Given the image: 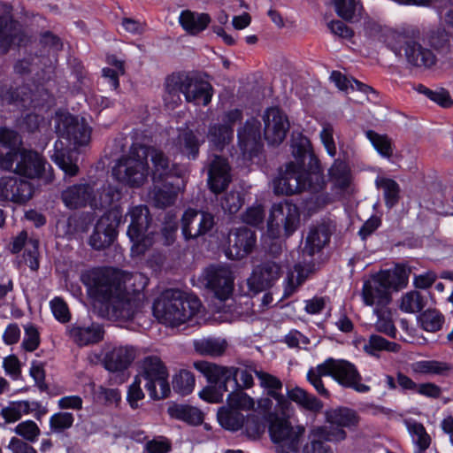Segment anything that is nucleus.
I'll return each mask as SVG.
<instances>
[{
	"instance_id": "6",
	"label": "nucleus",
	"mask_w": 453,
	"mask_h": 453,
	"mask_svg": "<svg viewBox=\"0 0 453 453\" xmlns=\"http://www.w3.org/2000/svg\"><path fill=\"white\" fill-rule=\"evenodd\" d=\"M148 147L142 144H133L127 154L122 156L114 173L118 179L131 188H139L147 180L149 175Z\"/></svg>"
},
{
	"instance_id": "54",
	"label": "nucleus",
	"mask_w": 453,
	"mask_h": 453,
	"mask_svg": "<svg viewBox=\"0 0 453 453\" xmlns=\"http://www.w3.org/2000/svg\"><path fill=\"white\" fill-rule=\"evenodd\" d=\"M396 343L389 342L378 334H372L364 345V350L369 355L375 356L377 351H395Z\"/></svg>"
},
{
	"instance_id": "31",
	"label": "nucleus",
	"mask_w": 453,
	"mask_h": 453,
	"mask_svg": "<svg viewBox=\"0 0 453 453\" xmlns=\"http://www.w3.org/2000/svg\"><path fill=\"white\" fill-rule=\"evenodd\" d=\"M324 414L326 423L341 429L356 427L360 419L356 411L347 407L331 408Z\"/></svg>"
},
{
	"instance_id": "25",
	"label": "nucleus",
	"mask_w": 453,
	"mask_h": 453,
	"mask_svg": "<svg viewBox=\"0 0 453 453\" xmlns=\"http://www.w3.org/2000/svg\"><path fill=\"white\" fill-rule=\"evenodd\" d=\"M256 234L248 227H239L228 234L226 256L231 259H241L248 256L256 245Z\"/></svg>"
},
{
	"instance_id": "5",
	"label": "nucleus",
	"mask_w": 453,
	"mask_h": 453,
	"mask_svg": "<svg viewBox=\"0 0 453 453\" xmlns=\"http://www.w3.org/2000/svg\"><path fill=\"white\" fill-rule=\"evenodd\" d=\"M326 182L321 171L308 170L290 162L285 171L274 180V192L278 195L292 196L303 191L319 194Z\"/></svg>"
},
{
	"instance_id": "14",
	"label": "nucleus",
	"mask_w": 453,
	"mask_h": 453,
	"mask_svg": "<svg viewBox=\"0 0 453 453\" xmlns=\"http://www.w3.org/2000/svg\"><path fill=\"white\" fill-rule=\"evenodd\" d=\"M237 143L245 160L257 157L263 150L261 123L255 118L249 119L237 129Z\"/></svg>"
},
{
	"instance_id": "42",
	"label": "nucleus",
	"mask_w": 453,
	"mask_h": 453,
	"mask_svg": "<svg viewBox=\"0 0 453 453\" xmlns=\"http://www.w3.org/2000/svg\"><path fill=\"white\" fill-rule=\"evenodd\" d=\"M168 413L171 417L191 425H198L203 421L202 412L197 408L188 405L174 404L168 408Z\"/></svg>"
},
{
	"instance_id": "11",
	"label": "nucleus",
	"mask_w": 453,
	"mask_h": 453,
	"mask_svg": "<svg viewBox=\"0 0 453 453\" xmlns=\"http://www.w3.org/2000/svg\"><path fill=\"white\" fill-rule=\"evenodd\" d=\"M19 157L14 168L16 175L30 180L42 179L45 183L52 180L51 166L40 153L21 148Z\"/></svg>"
},
{
	"instance_id": "41",
	"label": "nucleus",
	"mask_w": 453,
	"mask_h": 453,
	"mask_svg": "<svg viewBox=\"0 0 453 453\" xmlns=\"http://www.w3.org/2000/svg\"><path fill=\"white\" fill-rule=\"evenodd\" d=\"M218 420L222 427L230 431H237L243 426L244 416L228 406L219 408Z\"/></svg>"
},
{
	"instance_id": "24",
	"label": "nucleus",
	"mask_w": 453,
	"mask_h": 453,
	"mask_svg": "<svg viewBox=\"0 0 453 453\" xmlns=\"http://www.w3.org/2000/svg\"><path fill=\"white\" fill-rule=\"evenodd\" d=\"M402 49L407 64L411 67L426 71L433 69L437 64V57L434 51L414 39H406Z\"/></svg>"
},
{
	"instance_id": "61",
	"label": "nucleus",
	"mask_w": 453,
	"mask_h": 453,
	"mask_svg": "<svg viewBox=\"0 0 453 453\" xmlns=\"http://www.w3.org/2000/svg\"><path fill=\"white\" fill-rule=\"evenodd\" d=\"M73 416L69 412H58L51 416L50 426L52 431L60 433L73 426Z\"/></svg>"
},
{
	"instance_id": "44",
	"label": "nucleus",
	"mask_w": 453,
	"mask_h": 453,
	"mask_svg": "<svg viewBox=\"0 0 453 453\" xmlns=\"http://www.w3.org/2000/svg\"><path fill=\"white\" fill-rule=\"evenodd\" d=\"M233 134L234 129L230 126L216 124L210 127L208 138L217 149L222 150L232 141Z\"/></svg>"
},
{
	"instance_id": "29",
	"label": "nucleus",
	"mask_w": 453,
	"mask_h": 453,
	"mask_svg": "<svg viewBox=\"0 0 453 453\" xmlns=\"http://www.w3.org/2000/svg\"><path fill=\"white\" fill-rule=\"evenodd\" d=\"M136 357V350L132 346L115 347L108 351L104 358V367L110 372L127 369Z\"/></svg>"
},
{
	"instance_id": "10",
	"label": "nucleus",
	"mask_w": 453,
	"mask_h": 453,
	"mask_svg": "<svg viewBox=\"0 0 453 453\" xmlns=\"http://www.w3.org/2000/svg\"><path fill=\"white\" fill-rule=\"evenodd\" d=\"M269 433L273 443L281 448L282 453H297L305 427L301 425L292 426L288 419L275 416L271 419Z\"/></svg>"
},
{
	"instance_id": "48",
	"label": "nucleus",
	"mask_w": 453,
	"mask_h": 453,
	"mask_svg": "<svg viewBox=\"0 0 453 453\" xmlns=\"http://www.w3.org/2000/svg\"><path fill=\"white\" fill-rule=\"evenodd\" d=\"M423 296L416 290L407 292L402 296L400 309L408 313H418L426 306Z\"/></svg>"
},
{
	"instance_id": "64",
	"label": "nucleus",
	"mask_w": 453,
	"mask_h": 453,
	"mask_svg": "<svg viewBox=\"0 0 453 453\" xmlns=\"http://www.w3.org/2000/svg\"><path fill=\"white\" fill-rule=\"evenodd\" d=\"M40 334L34 325L25 326V337L22 342V347L29 352L35 350L40 345Z\"/></svg>"
},
{
	"instance_id": "3",
	"label": "nucleus",
	"mask_w": 453,
	"mask_h": 453,
	"mask_svg": "<svg viewBox=\"0 0 453 453\" xmlns=\"http://www.w3.org/2000/svg\"><path fill=\"white\" fill-rule=\"evenodd\" d=\"M202 307L196 296L179 289H167L153 303V314L162 324L178 326L196 316Z\"/></svg>"
},
{
	"instance_id": "49",
	"label": "nucleus",
	"mask_w": 453,
	"mask_h": 453,
	"mask_svg": "<svg viewBox=\"0 0 453 453\" xmlns=\"http://www.w3.org/2000/svg\"><path fill=\"white\" fill-rule=\"evenodd\" d=\"M418 320L424 330L434 333L441 328L444 317L440 311L428 309L418 316Z\"/></svg>"
},
{
	"instance_id": "26",
	"label": "nucleus",
	"mask_w": 453,
	"mask_h": 453,
	"mask_svg": "<svg viewBox=\"0 0 453 453\" xmlns=\"http://www.w3.org/2000/svg\"><path fill=\"white\" fill-rule=\"evenodd\" d=\"M280 273V266L275 262H263L254 268L248 279V286L255 294L259 293L273 287Z\"/></svg>"
},
{
	"instance_id": "57",
	"label": "nucleus",
	"mask_w": 453,
	"mask_h": 453,
	"mask_svg": "<svg viewBox=\"0 0 453 453\" xmlns=\"http://www.w3.org/2000/svg\"><path fill=\"white\" fill-rule=\"evenodd\" d=\"M365 135L381 156L389 157L392 155L391 142L387 135L379 134L372 130L366 131Z\"/></svg>"
},
{
	"instance_id": "18",
	"label": "nucleus",
	"mask_w": 453,
	"mask_h": 453,
	"mask_svg": "<svg viewBox=\"0 0 453 453\" xmlns=\"http://www.w3.org/2000/svg\"><path fill=\"white\" fill-rule=\"evenodd\" d=\"M31 182L16 175L0 177V201L24 204L34 196Z\"/></svg>"
},
{
	"instance_id": "56",
	"label": "nucleus",
	"mask_w": 453,
	"mask_h": 453,
	"mask_svg": "<svg viewBox=\"0 0 453 453\" xmlns=\"http://www.w3.org/2000/svg\"><path fill=\"white\" fill-rule=\"evenodd\" d=\"M429 44L443 56H448L450 52L449 35L445 30L434 31L429 37Z\"/></svg>"
},
{
	"instance_id": "45",
	"label": "nucleus",
	"mask_w": 453,
	"mask_h": 453,
	"mask_svg": "<svg viewBox=\"0 0 453 453\" xmlns=\"http://www.w3.org/2000/svg\"><path fill=\"white\" fill-rule=\"evenodd\" d=\"M322 376H329L326 361L318 365L316 367H311L307 372V380L314 387L319 395L329 398L330 393L323 384Z\"/></svg>"
},
{
	"instance_id": "12",
	"label": "nucleus",
	"mask_w": 453,
	"mask_h": 453,
	"mask_svg": "<svg viewBox=\"0 0 453 453\" xmlns=\"http://www.w3.org/2000/svg\"><path fill=\"white\" fill-rule=\"evenodd\" d=\"M204 285L221 300L226 299L234 289V275L230 265L226 264L211 265L203 273Z\"/></svg>"
},
{
	"instance_id": "27",
	"label": "nucleus",
	"mask_w": 453,
	"mask_h": 453,
	"mask_svg": "<svg viewBox=\"0 0 453 453\" xmlns=\"http://www.w3.org/2000/svg\"><path fill=\"white\" fill-rule=\"evenodd\" d=\"M63 203L69 209H77L90 204L97 206L94 186L79 183L68 187L61 194Z\"/></svg>"
},
{
	"instance_id": "40",
	"label": "nucleus",
	"mask_w": 453,
	"mask_h": 453,
	"mask_svg": "<svg viewBox=\"0 0 453 453\" xmlns=\"http://www.w3.org/2000/svg\"><path fill=\"white\" fill-rule=\"evenodd\" d=\"M257 377L260 380L261 387L267 389L268 395L274 398L282 409L287 407L288 404V400L281 394L278 393V390L282 388L281 381L275 376L263 371L257 373Z\"/></svg>"
},
{
	"instance_id": "32",
	"label": "nucleus",
	"mask_w": 453,
	"mask_h": 453,
	"mask_svg": "<svg viewBox=\"0 0 453 453\" xmlns=\"http://www.w3.org/2000/svg\"><path fill=\"white\" fill-rule=\"evenodd\" d=\"M149 157L152 162V179L162 180L165 177L176 175L175 166L168 157L160 150L148 147Z\"/></svg>"
},
{
	"instance_id": "34",
	"label": "nucleus",
	"mask_w": 453,
	"mask_h": 453,
	"mask_svg": "<svg viewBox=\"0 0 453 453\" xmlns=\"http://www.w3.org/2000/svg\"><path fill=\"white\" fill-rule=\"evenodd\" d=\"M203 141L199 140L196 134L188 128L180 129L175 141L177 150L188 158L196 159L199 154V148Z\"/></svg>"
},
{
	"instance_id": "33",
	"label": "nucleus",
	"mask_w": 453,
	"mask_h": 453,
	"mask_svg": "<svg viewBox=\"0 0 453 453\" xmlns=\"http://www.w3.org/2000/svg\"><path fill=\"white\" fill-rule=\"evenodd\" d=\"M70 337L79 346L99 342L104 337L101 326L91 324L88 326H73L69 331Z\"/></svg>"
},
{
	"instance_id": "46",
	"label": "nucleus",
	"mask_w": 453,
	"mask_h": 453,
	"mask_svg": "<svg viewBox=\"0 0 453 453\" xmlns=\"http://www.w3.org/2000/svg\"><path fill=\"white\" fill-rule=\"evenodd\" d=\"M234 372L231 380L234 381L235 388H250L254 385L252 374L259 373L255 365H250L245 367H231Z\"/></svg>"
},
{
	"instance_id": "15",
	"label": "nucleus",
	"mask_w": 453,
	"mask_h": 453,
	"mask_svg": "<svg viewBox=\"0 0 453 453\" xmlns=\"http://www.w3.org/2000/svg\"><path fill=\"white\" fill-rule=\"evenodd\" d=\"M326 362L329 376L333 377L341 386L352 388L359 393H365L370 390L369 386L361 382L360 373L350 362L332 357L327 358Z\"/></svg>"
},
{
	"instance_id": "17",
	"label": "nucleus",
	"mask_w": 453,
	"mask_h": 453,
	"mask_svg": "<svg viewBox=\"0 0 453 453\" xmlns=\"http://www.w3.org/2000/svg\"><path fill=\"white\" fill-rule=\"evenodd\" d=\"M127 214L130 217L127 235L137 248L143 251L150 245L149 235L153 233L149 231L151 221L149 209L146 205H138L131 208Z\"/></svg>"
},
{
	"instance_id": "20",
	"label": "nucleus",
	"mask_w": 453,
	"mask_h": 453,
	"mask_svg": "<svg viewBox=\"0 0 453 453\" xmlns=\"http://www.w3.org/2000/svg\"><path fill=\"white\" fill-rule=\"evenodd\" d=\"M100 302L109 303L112 317L117 320L128 321L141 311L142 302L139 296H127L125 293H113L109 298L92 295Z\"/></svg>"
},
{
	"instance_id": "55",
	"label": "nucleus",
	"mask_w": 453,
	"mask_h": 453,
	"mask_svg": "<svg viewBox=\"0 0 453 453\" xmlns=\"http://www.w3.org/2000/svg\"><path fill=\"white\" fill-rule=\"evenodd\" d=\"M336 13L344 20H351L361 8L358 0H332Z\"/></svg>"
},
{
	"instance_id": "43",
	"label": "nucleus",
	"mask_w": 453,
	"mask_h": 453,
	"mask_svg": "<svg viewBox=\"0 0 453 453\" xmlns=\"http://www.w3.org/2000/svg\"><path fill=\"white\" fill-rule=\"evenodd\" d=\"M374 313L377 316L376 330L393 339L395 338V320L391 310L386 308V306L376 307Z\"/></svg>"
},
{
	"instance_id": "13",
	"label": "nucleus",
	"mask_w": 453,
	"mask_h": 453,
	"mask_svg": "<svg viewBox=\"0 0 453 453\" xmlns=\"http://www.w3.org/2000/svg\"><path fill=\"white\" fill-rule=\"evenodd\" d=\"M347 434L344 429L329 428L326 426H312L303 447V453H328L332 449L329 442L338 443L344 441Z\"/></svg>"
},
{
	"instance_id": "28",
	"label": "nucleus",
	"mask_w": 453,
	"mask_h": 453,
	"mask_svg": "<svg viewBox=\"0 0 453 453\" xmlns=\"http://www.w3.org/2000/svg\"><path fill=\"white\" fill-rule=\"evenodd\" d=\"M293 155L296 160V165L307 167L308 170L321 171L319 159L315 156L310 140L299 134L293 139Z\"/></svg>"
},
{
	"instance_id": "8",
	"label": "nucleus",
	"mask_w": 453,
	"mask_h": 453,
	"mask_svg": "<svg viewBox=\"0 0 453 453\" xmlns=\"http://www.w3.org/2000/svg\"><path fill=\"white\" fill-rule=\"evenodd\" d=\"M396 290V267L381 271L365 281L362 296L366 305L387 306L392 301V291Z\"/></svg>"
},
{
	"instance_id": "7",
	"label": "nucleus",
	"mask_w": 453,
	"mask_h": 453,
	"mask_svg": "<svg viewBox=\"0 0 453 453\" xmlns=\"http://www.w3.org/2000/svg\"><path fill=\"white\" fill-rule=\"evenodd\" d=\"M137 376L144 381V388L151 399L159 400L169 395L168 370L159 357L148 356L141 360Z\"/></svg>"
},
{
	"instance_id": "59",
	"label": "nucleus",
	"mask_w": 453,
	"mask_h": 453,
	"mask_svg": "<svg viewBox=\"0 0 453 453\" xmlns=\"http://www.w3.org/2000/svg\"><path fill=\"white\" fill-rule=\"evenodd\" d=\"M220 204L225 212L235 214L243 205V196L238 191L227 192L222 196Z\"/></svg>"
},
{
	"instance_id": "62",
	"label": "nucleus",
	"mask_w": 453,
	"mask_h": 453,
	"mask_svg": "<svg viewBox=\"0 0 453 453\" xmlns=\"http://www.w3.org/2000/svg\"><path fill=\"white\" fill-rule=\"evenodd\" d=\"M97 399L105 405L118 407L121 401V394L118 388L99 387Z\"/></svg>"
},
{
	"instance_id": "2",
	"label": "nucleus",
	"mask_w": 453,
	"mask_h": 453,
	"mask_svg": "<svg viewBox=\"0 0 453 453\" xmlns=\"http://www.w3.org/2000/svg\"><path fill=\"white\" fill-rule=\"evenodd\" d=\"M164 87V104L171 110L181 104V95L188 103L196 105H207L211 101L212 86L196 72L173 73L165 78Z\"/></svg>"
},
{
	"instance_id": "51",
	"label": "nucleus",
	"mask_w": 453,
	"mask_h": 453,
	"mask_svg": "<svg viewBox=\"0 0 453 453\" xmlns=\"http://www.w3.org/2000/svg\"><path fill=\"white\" fill-rule=\"evenodd\" d=\"M254 404V400L241 388H235L227 397V406L238 411L251 410Z\"/></svg>"
},
{
	"instance_id": "47",
	"label": "nucleus",
	"mask_w": 453,
	"mask_h": 453,
	"mask_svg": "<svg viewBox=\"0 0 453 453\" xmlns=\"http://www.w3.org/2000/svg\"><path fill=\"white\" fill-rule=\"evenodd\" d=\"M195 349L202 355L218 357L222 355L226 348V342L219 339H202L196 341Z\"/></svg>"
},
{
	"instance_id": "50",
	"label": "nucleus",
	"mask_w": 453,
	"mask_h": 453,
	"mask_svg": "<svg viewBox=\"0 0 453 453\" xmlns=\"http://www.w3.org/2000/svg\"><path fill=\"white\" fill-rule=\"evenodd\" d=\"M415 89L441 107L449 108L453 104V101L449 96V93L444 88L432 90L423 84H418L415 87Z\"/></svg>"
},
{
	"instance_id": "38",
	"label": "nucleus",
	"mask_w": 453,
	"mask_h": 453,
	"mask_svg": "<svg viewBox=\"0 0 453 453\" xmlns=\"http://www.w3.org/2000/svg\"><path fill=\"white\" fill-rule=\"evenodd\" d=\"M288 396L291 401L296 403L304 410L313 413L320 412L324 406L323 403L315 395L299 387L288 390Z\"/></svg>"
},
{
	"instance_id": "23",
	"label": "nucleus",
	"mask_w": 453,
	"mask_h": 453,
	"mask_svg": "<svg viewBox=\"0 0 453 453\" xmlns=\"http://www.w3.org/2000/svg\"><path fill=\"white\" fill-rule=\"evenodd\" d=\"M206 167L210 190L214 194L223 192L232 181L231 167L227 159L219 155H212L209 157Z\"/></svg>"
},
{
	"instance_id": "1",
	"label": "nucleus",
	"mask_w": 453,
	"mask_h": 453,
	"mask_svg": "<svg viewBox=\"0 0 453 453\" xmlns=\"http://www.w3.org/2000/svg\"><path fill=\"white\" fill-rule=\"evenodd\" d=\"M82 282L91 295H100L109 298L113 293H125L127 296H139L143 301L142 293L149 279L141 273H127L113 268H96L81 276Z\"/></svg>"
},
{
	"instance_id": "30",
	"label": "nucleus",
	"mask_w": 453,
	"mask_h": 453,
	"mask_svg": "<svg viewBox=\"0 0 453 453\" xmlns=\"http://www.w3.org/2000/svg\"><path fill=\"white\" fill-rule=\"evenodd\" d=\"M20 24L11 16L0 15V53H5L12 43L23 42Z\"/></svg>"
},
{
	"instance_id": "53",
	"label": "nucleus",
	"mask_w": 453,
	"mask_h": 453,
	"mask_svg": "<svg viewBox=\"0 0 453 453\" xmlns=\"http://www.w3.org/2000/svg\"><path fill=\"white\" fill-rule=\"evenodd\" d=\"M406 426L413 442L418 447L419 450H426L430 445L431 438L423 425L418 422H406Z\"/></svg>"
},
{
	"instance_id": "19",
	"label": "nucleus",
	"mask_w": 453,
	"mask_h": 453,
	"mask_svg": "<svg viewBox=\"0 0 453 453\" xmlns=\"http://www.w3.org/2000/svg\"><path fill=\"white\" fill-rule=\"evenodd\" d=\"M265 139L270 145L280 144L289 130V121L285 112L278 107H271L262 115Z\"/></svg>"
},
{
	"instance_id": "39",
	"label": "nucleus",
	"mask_w": 453,
	"mask_h": 453,
	"mask_svg": "<svg viewBox=\"0 0 453 453\" xmlns=\"http://www.w3.org/2000/svg\"><path fill=\"white\" fill-rule=\"evenodd\" d=\"M416 372L439 376H449L453 372V365L438 360H422L414 364Z\"/></svg>"
},
{
	"instance_id": "9",
	"label": "nucleus",
	"mask_w": 453,
	"mask_h": 453,
	"mask_svg": "<svg viewBox=\"0 0 453 453\" xmlns=\"http://www.w3.org/2000/svg\"><path fill=\"white\" fill-rule=\"evenodd\" d=\"M300 223L299 208L291 203L284 202L273 205L268 219V232L274 237L291 236Z\"/></svg>"
},
{
	"instance_id": "63",
	"label": "nucleus",
	"mask_w": 453,
	"mask_h": 453,
	"mask_svg": "<svg viewBox=\"0 0 453 453\" xmlns=\"http://www.w3.org/2000/svg\"><path fill=\"white\" fill-rule=\"evenodd\" d=\"M39 241L36 239H29L24 253L25 262L31 270L37 271L39 268Z\"/></svg>"
},
{
	"instance_id": "37",
	"label": "nucleus",
	"mask_w": 453,
	"mask_h": 453,
	"mask_svg": "<svg viewBox=\"0 0 453 453\" xmlns=\"http://www.w3.org/2000/svg\"><path fill=\"white\" fill-rule=\"evenodd\" d=\"M179 193V188L173 183H164L155 186L151 191L153 204L160 209H165L174 203Z\"/></svg>"
},
{
	"instance_id": "16",
	"label": "nucleus",
	"mask_w": 453,
	"mask_h": 453,
	"mask_svg": "<svg viewBox=\"0 0 453 453\" xmlns=\"http://www.w3.org/2000/svg\"><path fill=\"white\" fill-rule=\"evenodd\" d=\"M118 211L112 210L104 214L96 222L89 236L88 244L96 250H103L113 242L117 228L121 220Z\"/></svg>"
},
{
	"instance_id": "58",
	"label": "nucleus",
	"mask_w": 453,
	"mask_h": 453,
	"mask_svg": "<svg viewBox=\"0 0 453 453\" xmlns=\"http://www.w3.org/2000/svg\"><path fill=\"white\" fill-rule=\"evenodd\" d=\"M243 426L249 438L257 439L265 433L266 425L264 418L257 415H250L246 421L244 420Z\"/></svg>"
},
{
	"instance_id": "21",
	"label": "nucleus",
	"mask_w": 453,
	"mask_h": 453,
	"mask_svg": "<svg viewBox=\"0 0 453 453\" xmlns=\"http://www.w3.org/2000/svg\"><path fill=\"white\" fill-rule=\"evenodd\" d=\"M214 225V216L211 213L193 209L187 210L181 219L182 234L186 240L207 234Z\"/></svg>"
},
{
	"instance_id": "52",
	"label": "nucleus",
	"mask_w": 453,
	"mask_h": 453,
	"mask_svg": "<svg viewBox=\"0 0 453 453\" xmlns=\"http://www.w3.org/2000/svg\"><path fill=\"white\" fill-rule=\"evenodd\" d=\"M195 386L194 374L187 370H181L173 380V389L182 395H188L192 392Z\"/></svg>"
},
{
	"instance_id": "35",
	"label": "nucleus",
	"mask_w": 453,
	"mask_h": 453,
	"mask_svg": "<svg viewBox=\"0 0 453 453\" xmlns=\"http://www.w3.org/2000/svg\"><path fill=\"white\" fill-rule=\"evenodd\" d=\"M179 21L185 31L195 35L208 27L211 17L207 13H197L185 10L181 12Z\"/></svg>"
},
{
	"instance_id": "60",
	"label": "nucleus",
	"mask_w": 453,
	"mask_h": 453,
	"mask_svg": "<svg viewBox=\"0 0 453 453\" xmlns=\"http://www.w3.org/2000/svg\"><path fill=\"white\" fill-rule=\"evenodd\" d=\"M376 185L382 189L387 205L393 207L396 203V183L395 180L388 178H378Z\"/></svg>"
},
{
	"instance_id": "22",
	"label": "nucleus",
	"mask_w": 453,
	"mask_h": 453,
	"mask_svg": "<svg viewBox=\"0 0 453 453\" xmlns=\"http://www.w3.org/2000/svg\"><path fill=\"white\" fill-rule=\"evenodd\" d=\"M57 129L59 136L66 139L74 148L87 145L90 141L91 128L72 115L61 118Z\"/></svg>"
},
{
	"instance_id": "4",
	"label": "nucleus",
	"mask_w": 453,
	"mask_h": 453,
	"mask_svg": "<svg viewBox=\"0 0 453 453\" xmlns=\"http://www.w3.org/2000/svg\"><path fill=\"white\" fill-rule=\"evenodd\" d=\"M331 234L330 227L326 223L313 225L309 228L302 249L303 261L295 265L294 272L288 273L285 296L292 295L314 271L315 265L311 258L328 244Z\"/></svg>"
},
{
	"instance_id": "36",
	"label": "nucleus",
	"mask_w": 453,
	"mask_h": 453,
	"mask_svg": "<svg viewBox=\"0 0 453 453\" xmlns=\"http://www.w3.org/2000/svg\"><path fill=\"white\" fill-rule=\"evenodd\" d=\"M196 370L201 372L210 383L217 385L222 380H231L234 370L231 367L220 366L216 364L201 361L194 364Z\"/></svg>"
}]
</instances>
